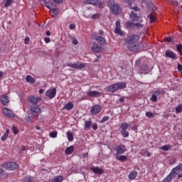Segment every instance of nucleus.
I'll return each mask as SVG.
<instances>
[{
	"mask_svg": "<svg viewBox=\"0 0 182 182\" xmlns=\"http://www.w3.org/2000/svg\"><path fill=\"white\" fill-rule=\"evenodd\" d=\"M127 84L126 82H117L113 85L107 87V92L111 93H116L119 89H126Z\"/></svg>",
	"mask_w": 182,
	"mask_h": 182,
	"instance_id": "f257e3e1",
	"label": "nucleus"
},
{
	"mask_svg": "<svg viewBox=\"0 0 182 182\" xmlns=\"http://www.w3.org/2000/svg\"><path fill=\"white\" fill-rule=\"evenodd\" d=\"M108 6L114 15H119V14L122 13V9H120V6H119V4L114 1H109L108 3Z\"/></svg>",
	"mask_w": 182,
	"mask_h": 182,
	"instance_id": "f03ea898",
	"label": "nucleus"
},
{
	"mask_svg": "<svg viewBox=\"0 0 182 182\" xmlns=\"http://www.w3.org/2000/svg\"><path fill=\"white\" fill-rule=\"evenodd\" d=\"M140 39V37L137 34H131L125 38V43L127 45H130L132 43H137V41Z\"/></svg>",
	"mask_w": 182,
	"mask_h": 182,
	"instance_id": "7ed1b4c3",
	"label": "nucleus"
},
{
	"mask_svg": "<svg viewBox=\"0 0 182 182\" xmlns=\"http://www.w3.org/2000/svg\"><path fill=\"white\" fill-rule=\"evenodd\" d=\"M67 66H68V68H72L73 69H78L80 70L86 68V64L82 62L68 63Z\"/></svg>",
	"mask_w": 182,
	"mask_h": 182,
	"instance_id": "20e7f679",
	"label": "nucleus"
},
{
	"mask_svg": "<svg viewBox=\"0 0 182 182\" xmlns=\"http://www.w3.org/2000/svg\"><path fill=\"white\" fill-rule=\"evenodd\" d=\"M4 168L6 170H9L10 171H14V170H16L18 168V164L15 162H7L2 165Z\"/></svg>",
	"mask_w": 182,
	"mask_h": 182,
	"instance_id": "39448f33",
	"label": "nucleus"
},
{
	"mask_svg": "<svg viewBox=\"0 0 182 182\" xmlns=\"http://www.w3.org/2000/svg\"><path fill=\"white\" fill-rule=\"evenodd\" d=\"M114 150L117 152L116 156H119L120 154H124L126 153V146L121 144V145H114Z\"/></svg>",
	"mask_w": 182,
	"mask_h": 182,
	"instance_id": "423d86ee",
	"label": "nucleus"
},
{
	"mask_svg": "<svg viewBox=\"0 0 182 182\" xmlns=\"http://www.w3.org/2000/svg\"><path fill=\"white\" fill-rule=\"evenodd\" d=\"M128 48L130 52H137L140 50V45L138 43L128 44Z\"/></svg>",
	"mask_w": 182,
	"mask_h": 182,
	"instance_id": "0eeeda50",
	"label": "nucleus"
},
{
	"mask_svg": "<svg viewBox=\"0 0 182 182\" xmlns=\"http://www.w3.org/2000/svg\"><path fill=\"white\" fill-rule=\"evenodd\" d=\"M91 50L95 53H99V52H103V47L94 42Z\"/></svg>",
	"mask_w": 182,
	"mask_h": 182,
	"instance_id": "6e6552de",
	"label": "nucleus"
},
{
	"mask_svg": "<svg viewBox=\"0 0 182 182\" xmlns=\"http://www.w3.org/2000/svg\"><path fill=\"white\" fill-rule=\"evenodd\" d=\"M41 100H42V97H36L33 95H31L28 97V102H30V103H32L34 105H37L38 102H41Z\"/></svg>",
	"mask_w": 182,
	"mask_h": 182,
	"instance_id": "1a4fd4ad",
	"label": "nucleus"
},
{
	"mask_svg": "<svg viewBox=\"0 0 182 182\" xmlns=\"http://www.w3.org/2000/svg\"><path fill=\"white\" fill-rule=\"evenodd\" d=\"M46 96L48 97V99H53V97L56 96V88L47 90L46 92Z\"/></svg>",
	"mask_w": 182,
	"mask_h": 182,
	"instance_id": "9d476101",
	"label": "nucleus"
},
{
	"mask_svg": "<svg viewBox=\"0 0 182 182\" xmlns=\"http://www.w3.org/2000/svg\"><path fill=\"white\" fill-rule=\"evenodd\" d=\"M114 33L117 35H119V36H123V31H122V29L120 28V21H117L115 23V30Z\"/></svg>",
	"mask_w": 182,
	"mask_h": 182,
	"instance_id": "9b49d317",
	"label": "nucleus"
},
{
	"mask_svg": "<svg viewBox=\"0 0 182 182\" xmlns=\"http://www.w3.org/2000/svg\"><path fill=\"white\" fill-rule=\"evenodd\" d=\"M102 111V107L99 105H96L92 107L90 109V113L92 114H98Z\"/></svg>",
	"mask_w": 182,
	"mask_h": 182,
	"instance_id": "f8f14e48",
	"label": "nucleus"
},
{
	"mask_svg": "<svg viewBox=\"0 0 182 182\" xmlns=\"http://www.w3.org/2000/svg\"><path fill=\"white\" fill-rule=\"evenodd\" d=\"M165 56L166 58H169L170 59H173L174 60L177 59V54L174 53V52L169 50H167L165 52Z\"/></svg>",
	"mask_w": 182,
	"mask_h": 182,
	"instance_id": "ddd939ff",
	"label": "nucleus"
},
{
	"mask_svg": "<svg viewBox=\"0 0 182 182\" xmlns=\"http://www.w3.org/2000/svg\"><path fill=\"white\" fill-rule=\"evenodd\" d=\"M87 96H89L90 97H99V96H100V95H102V92L94 90H89L88 92H86Z\"/></svg>",
	"mask_w": 182,
	"mask_h": 182,
	"instance_id": "4468645a",
	"label": "nucleus"
},
{
	"mask_svg": "<svg viewBox=\"0 0 182 182\" xmlns=\"http://www.w3.org/2000/svg\"><path fill=\"white\" fill-rule=\"evenodd\" d=\"M0 102L4 105V106H8L9 105V97L6 95H3L0 97Z\"/></svg>",
	"mask_w": 182,
	"mask_h": 182,
	"instance_id": "2eb2a0df",
	"label": "nucleus"
},
{
	"mask_svg": "<svg viewBox=\"0 0 182 182\" xmlns=\"http://www.w3.org/2000/svg\"><path fill=\"white\" fill-rule=\"evenodd\" d=\"M3 113L4 114H5V116H8V117H15V114L14 113V112L6 107H4L3 109Z\"/></svg>",
	"mask_w": 182,
	"mask_h": 182,
	"instance_id": "dca6fc26",
	"label": "nucleus"
},
{
	"mask_svg": "<svg viewBox=\"0 0 182 182\" xmlns=\"http://www.w3.org/2000/svg\"><path fill=\"white\" fill-rule=\"evenodd\" d=\"M161 95V91L156 90L153 92L152 96L151 97V102H157V97Z\"/></svg>",
	"mask_w": 182,
	"mask_h": 182,
	"instance_id": "f3484780",
	"label": "nucleus"
},
{
	"mask_svg": "<svg viewBox=\"0 0 182 182\" xmlns=\"http://www.w3.org/2000/svg\"><path fill=\"white\" fill-rule=\"evenodd\" d=\"M91 170L95 173V174H103V173H105V171L102 169V168L97 166L91 167Z\"/></svg>",
	"mask_w": 182,
	"mask_h": 182,
	"instance_id": "a211bd4d",
	"label": "nucleus"
},
{
	"mask_svg": "<svg viewBox=\"0 0 182 182\" xmlns=\"http://www.w3.org/2000/svg\"><path fill=\"white\" fill-rule=\"evenodd\" d=\"M94 38L95 41H97V42H98L100 45H105L106 43V39L102 36H97L95 35Z\"/></svg>",
	"mask_w": 182,
	"mask_h": 182,
	"instance_id": "6ab92c4d",
	"label": "nucleus"
},
{
	"mask_svg": "<svg viewBox=\"0 0 182 182\" xmlns=\"http://www.w3.org/2000/svg\"><path fill=\"white\" fill-rule=\"evenodd\" d=\"M33 176H26L21 178V182H33Z\"/></svg>",
	"mask_w": 182,
	"mask_h": 182,
	"instance_id": "aec40b11",
	"label": "nucleus"
},
{
	"mask_svg": "<svg viewBox=\"0 0 182 182\" xmlns=\"http://www.w3.org/2000/svg\"><path fill=\"white\" fill-rule=\"evenodd\" d=\"M31 111L32 113H36L38 114V113H41V108L37 105H33L31 106Z\"/></svg>",
	"mask_w": 182,
	"mask_h": 182,
	"instance_id": "412c9836",
	"label": "nucleus"
},
{
	"mask_svg": "<svg viewBox=\"0 0 182 182\" xmlns=\"http://www.w3.org/2000/svg\"><path fill=\"white\" fill-rule=\"evenodd\" d=\"M130 18L132 19V21H135V22L140 21V16H137V14H134L133 11L131 12Z\"/></svg>",
	"mask_w": 182,
	"mask_h": 182,
	"instance_id": "4be33fe9",
	"label": "nucleus"
},
{
	"mask_svg": "<svg viewBox=\"0 0 182 182\" xmlns=\"http://www.w3.org/2000/svg\"><path fill=\"white\" fill-rule=\"evenodd\" d=\"M117 160L119 161H126L127 160V156L126 155H117L116 156Z\"/></svg>",
	"mask_w": 182,
	"mask_h": 182,
	"instance_id": "5701e85b",
	"label": "nucleus"
},
{
	"mask_svg": "<svg viewBox=\"0 0 182 182\" xmlns=\"http://www.w3.org/2000/svg\"><path fill=\"white\" fill-rule=\"evenodd\" d=\"M129 180H134L137 177V171H132L129 174Z\"/></svg>",
	"mask_w": 182,
	"mask_h": 182,
	"instance_id": "b1692460",
	"label": "nucleus"
},
{
	"mask_svg": "<svg viewBox=\"0 0 182 182\" xmlns=\"http://www.w3.org/2000/svg\"><path fill=\"white\" fill-rule=\"evenodd\" d=\"M75 150V146H70L66 148L65 153V154H72L73 153V151Z\"/></svg>",
	"mask_w": 182,
	"mask_h": 182,
	"instance_id": "393cba45",
	"label": "nucleus"
},
{
	"mask_svg": "<svg viewBox=\"0 0 182 182\" xmlns=\"http://www.w3.org/2000/svg\"><path fill=\"white\" fill-rule=\"evenodd\" d=\"M84 4L97 5L99 4L98 0H85Z\"/></svg>",
	"mask_w": 182,
	"mask_h": 182,
	"instance_id": "a878e982",
	"label": "nucleus"
},
{
	"mask_svg": "<svg viewBox=\"0 0 182 182\" xmlns=\"http://www.w3.org/2000/svg\"><path fill=\"white\" fill-rule=\"evenodd\" d=\"M174 176L171 175V173H169L163 181V182H171L173 181V178Z\"/></svg>",
	"mask_w": 182,
	"mask_h": 182,
	"instance_id": "bb28decb",
	"label": "nucleus"
},
{
	"mask_svg": "<svg viewBox=\"0 0 182 182\" xmlns=\"http://www.w3.org/2000/svg\"><path fill=\"white\" fill-rule=\"evenodd\" d=\"M63 109L65 110H72L73 109V104L72 102H68L65 104V105L63 107Z\"/></svg>",
	"mask_w": 182,
	"mask_h": 182,
	"instance_id": "cd10ccee",
	"label": "nucleus"
},
{
	"mask_svg": "<svg viewBox=\"0 0 182 182\" xmlns=\"http://www.w3.org/2000/svg\"><path fill=\"white\" fill-rule=\"evenodd\" d=\"M26 80L28 82V83H35V82H36L35 78L32 77L31 75H27L26 77Z\"/></svg>",
	"mask_w": 182,
	"mask_h": 182,
	"instance_id": "c85d7f7f",
	"label": "nucleus"
},
{
	"mask_svg": "<svg viewBox=\"0 0 182 182\" xmlns=\"http://www.w3.org/2000/svg\"><path fill=\"white\" fill-rule=\"evenodd\" d=\"M8 136H9V129H6V133L1 136V140L5 141L8 139Z\"/></svg>",
	"mask_w": 182,
	"mask_h": 182,
	"instance_id": "c756f323",
	"label": "nucleus"
},
{
	"mask_svg": "<svg viewBox=\"0 0 182 182\" xmlns=\"http://www.w3.org/2000/svg\"><path fill=\"white\" fill-rule=\"evenodd\" d=\"M139 70H140L141 73H144V72H147V70H149V66L146 65H142L139 68Z\"/></svg>",
	"mask_w": 182,
	"mask_h": 182,
	"instance_id": "7c9ffc66",
	"label": "nucleus"
},
{
	"mask_svg": "<svg viewBox=\"0 0 182 182\" xmlns=\"http://www.w3.org/2000/svg\"><path fill=\"white\" fill-rule=\"evenodd\" d=\"M128 127H129V124H127V122L121 124V127H120L121 131L127 130Z\"/></svg>",
	"mask_w": 182,
	"mask_h": 182,
	"instance_id": "2f4dec72",
	"label": "nucleus"
},
{
	"mask_svg": "<svg viewBox=\"0 0 182 182\" xmlns=\"http://www.w3.org/2000/svg\"><path fill=\"white\" fill-rule=\"evenodd\" d=\"M63 176H58L55 177L51 182H63Z\"/></svg>",
	"mask_w": 182,
	"mask_h": 182,
	"instance_id": "473e14b6",
	"label": "nucleus"
},
{
	"mask_svg": "<svg viewBox=\"0 0 182 182\" xmlns=\"http://www.w3.org/2000/svg\"><path fill=\"white\" fill-rule=\"evenodd\" d=\"M146 8L149 11H153L154 9V4L151 2L146 3Z\"/></svg>",
	"mask_w": 182,
	"mask_h": 182,
	"instance_id": "72a5a7b5",
	"label": "nucleus"
},
{
	"mask_svg": "<svg viewBox=\"0 0 182 182\" xmlns=\"http://www.w3.org/2000/svg\"><path fill=\"white\" fill-rule=\"evenodd\" d=\"M171 149V145H164L160 148V150H164V151H168Z\"/></svg>",
	"mask_w": 182,
	"mask_h": 182,
	"instance_id": "f704fd0d",
	"label": "nucleus"
},
{
	"mask_svg": "<svg viewBox=\"0 0 182 182\" xmlns=\"http://www.w3.org/2000/svg\"><path fill=\"white\" fill-rule=\"evenodd\" d=\"M67 139H68V141H73V134H72L70 132H68Z\"/></svg>",
	"mask_w": 182,
	"mask_h": 182,
	"instance_id": "c9c22d12",
	"label": "nucleus"
},
{
	"mask_svg": "<svg viewBox=\"0 0 182 182\" xmlns=\"http://www.w3.org/2000/svg\"><path fill=\"white\" fill-rule=\"evenodd\" d=\"M125 2H127V4H128V7L129 8V9H133V2H134V0H124Z\"/></svg>",
	"mask_w": 182,
	"mask_h": 182,
	"instance_id": "e433bc0d",
	"label": "nucleus"
},
{
	"mask_svg": "<svg viewBox=\"0 0 182 182\" xmlns=\"http://www.w3.org/2000/svg\"><path fill=\"white\" fill-rule=\"evenodd\" d=\"M90 127H92V121H85V129H90Z\"/></svg>",
	"mask_w": 182,
	"mask_h": 182,
	"instance_id": "4c0bfd02",
	"label": "nucleus"
},
{
	"mask_svg": "<svg viewBox=\"0 0 182 182\" xmlns=\"http://www.w3.org/2000/svg\"><path fill=\"white\" fill-rule=\"evenodd\" d=\"M4 177H6V173H5V171L3 168H0V180H2Z\"/></svg>",
	"mask_w": 182,
	"mask_h": 182,
	"instance_id": "58836bf2",
	"label": "nucleus"
},
{
	"mask_svg": "<svg viewBox=\"0 0 182 182\" xmlns=\"http://www.w3.org/2000/svg\"><path fill=\"white\" fill-rule=\"evenodd\" d=\"M125 26L127 28H134V23L132 21H127L125 23Z\"/></svg>",
	"mask_w": 182,
	"mask_h": 182,
	"instance_id": "ea45409f",
	"label": "nucleus"
},
{
	"mask_svg": "<svg viewBox=\"0 0 182 182\" xmlns=\"http://www.w3.org/2000/svg\"><path fill=\"white\" fill-rule=\"evenodd\" d=\"M178 171H177V169L176 168H173L171 171L170 172V173L173 176L176 177V176L178 175Z\"/></svg>",
	"mask_w": 182,
	"mask_h": 182,
	"instance_id": "a19ab883",
	"label": "nucleus"
},
{
	"mask_svg": "<svg viewBox=\"0 0 182 182\" xmlns=\"http://www.w3.org/2000/svg\"><path fill=\"white\" fill-rule=\"evenodd\" d=\"M182 112V104H180L176 108V113H181Z\"/></svg>",
	"mask_w": 182,
	"mask_h": 182,
	"instance_id": "79ce46f5",
	"label": "nucleus"
},
{
	"mask_svg": "<svg viewBox=\"0 0 182 182\" xmlns=\"http://www.w3.org/2000/svg\"><path fill=\"white\" fill-rule=\"evenodd\" d=\"M121 133L122 134V137H129V132H127V129L124 130V131H121Z\"/></svg>",
	"mask_w": 182,
	"mask_h": 182,
	"instance_id": "37998d69",
	"label": "nucleus"
},
{
	"mask_svg": "<svg viewBox=\"0 0 182 182\" xmlns=\"http://www.w3.org/2000/svg\"><path fill=\"white\" fill-rule=\"evenodd\" d=\"M51 11H52V14H53V15H52L53 18H55V16H56V15H58V9L54 7V8L51 10Z\"/></svg>",
	"mask_w": 182,
	"mask_h": 182,
	"instance_id": "c03bdc74",
	"label": "nucleus"
},
{
	"mask_svg": "<svg viewBox=\"0 0 182 182\" xmlns=\"http://www.w3.org/2000/svg\"><path fill=\"white\" fill-rule=\"evenodd\" d=\"M146 117H149V119H153V117H154V114L150 112H146Z\"/></svg>",
	"mask_w": 182,
	"mask_h": 182,
	"instance_id": "a18cd8bd",
	"label": "nucleus"
},
{
	"mask_svg": "<svg viewBox=\"0 0 182 182\" xmlns=\"http://www.w3.org/2000/svg\"><path fill=\"white\" fill-rule=\"evenodd\" d=\"M50 136L52 137L53 139H55V137H58V132H51L50 133Z\"/></svg>",
	"mask_w": 182,
	"mask_h": 182,
	"instance_id": "49530a36",
	"label": "nucleus"
},
{
	"mask_svg": "<svg viewBox=\"0 0 182 182\" xmlns=\"http://www.w3.org/2000/svg\"><path fill=\"white\" fill-rule=\"evenodd\" d=\"M13 1L14 0H6V3L4 4V7L8 8V6H10Z\"/></svg>",
	"mask_w": 182,
	"mask_h": 182,
	"instance_id": "de8ad7c7",
	"label": "nucleus"
},
{
	"mask_svg": "<svg viewBox=\"0 0 182 182\" xmlns=\"http://www.w3.org/2000/svg\"><path fill=\"white\" fill-rule=\"evenodd\" d=\"M148 18L150 19V22H154L156 21V17L153 14H149Z\"/></svg>",
	"mask_w": 182,
	"mask_h": 182,
	"instance_id": "09e8293b",
	"label": "nucleus"
},
{
	"mask_svg": "<svg viewBox=\"0 0 182 182\" xmlns=\"http://www.w3.org/2000/svg\"><path fill=\"white\" fill-rule=\"evenodd\" d=\"M109 119H110L109 117H107V116L103 117L101 121L100 122V123H105V122H107V120H109Z\"/></svg>",
	"mask_w": 182,
	"mask_h": 182,
	"instance_id": "8fccbe9b",
	"label": "nucleus"
},
{
	"mask_svg": "<svg viewBox=\"0 0 182 182\" xmlns=\"http://www.w3.org/2000/svg\"><path fill=\"white\" fill-rule=\"evenodd\" d=\"M175 168L180 173L182 170V164H179L178 166L175 167Z\"/></svg>",
	"mask_w": 182,
	"mask_h": 182,
	"instance_id": "3c124183",
	"label": "nucleus"
},
{
	"mask_svg": "<svg viewBox=\"0 0 182 182\" xmlns=\"http://www.w3.org/2000/svg\"><path fill=\"white\" fill-rule=\"evenodd\" d=\"M176 49H177L178 52L181 55L182 45L181 44L177 45Z\"/></svg>",
	"mask_w": 182,
	"mask_h": 182,
	"instance_id": "603ef678",
	"label": "nucleus"
},
{
	"mask_svg": "<svg viewBox=\"0 0 182 182\" xmlns=\"http://www.w3.org/2000/svg\"><path fill=\"white\" fill-rule=\"evenodd\" d=\"M46 8L50 9V11H52L55 8V5H53V4H51L50 5H46Z\"/></svg>",
	"mask_w": 182,
	"mask_h": 182,
	"instance_id": "864d4df0",
	"label": "nucleus"
},
{
	"mask_svg": "<svg viewBox=\"0 0 182 182\" xmlns=\"http://www.w3.org/2000/svg\"><path fill=\"white\" fill-rule=\"evenodd\" d=\"M72 43H73V45H77V43H79L77 39H76L75 38H72Z\"/></svg>",
	"mask_w": 182,
	"mask_h": 182,
	"instance_id": "5fc2aeb1",
	"label": "nucleus"
},
{
	"mask_svg": "<svg viewBox=\"0 0 182 182\" xmlns=\"http://www.w3.org/2000/svg\"><path fill=\"white\" fill-rule=\"evenodd\" d=\"M55 4H57L58 5H60L62 2H63V0H53Z\"/></svg>",
	"mask_w": 182,
	"mask_h": 182,
	"instance_id": "6e6d98bb",
	"label": "nucleus"
},
{
	"mask_svg": "<svg viewBox=\"0 0 182 182\" xmlns=\"http://www.w3.org/2000/svg\"><path fill=\"white\" fill-rule=\"evenodd\" d=\"M12 130L14 134H18V129L16 127H13Z\"/></svg>",
	"mask_w": 182,
	"mask_h": 182,
	"instance_id": "4d7b16f0",
	"label": "nucleus"
},
{
	"mask_svg": "<svg viewBox=\"0 0 182 182\" xmlns=\"http://www.w3.org/2000/svg\"><path fill=\"white\" fill-rule=\"evenodd\" d=\"M177 68L178 72H182V65L180 63H178Z\"/></svg>",
	"mask_w": 182,
	"mask_h": 182,
	"instance_id": "13d9d810",
	"label": "nucleus"
},
{
	"mask_svg": "<svg viewBox=\"0 0 182 182\" xmlns=\"http://www.w3.org/2000/svg\"><path fill=\"white\" fill-rule=\"evenodd\" d=\"M165 41L168 43L173 42V38H171V37L166 38Z\"/></svg>",
	"mask_w": 182,
	"mask_h": 182,
	"instance_id": "bf43d9fd",
	"label": "nucleus"
},
{
	"mask_svg": "<svg viewBox=\"0 0 182 182\" xmlns=\"http://www.w3.org/2000/svg\"><path fill=\"white\" fill-rule=\"evenodd\" d=\"M99 16H100L99 14H95L92 16V19H97V18H99Z\"/></svg>",
	"mask_w": 182,
	"mask_h": 182,
	"instance_id": "052dcab7",
	"label": "nucleus"
},
{
	"mask_svg": "<svg viewBox=\"0 0 182 182\" xmlns=\"http://www.w3.org/2000/svg\"><path fill=\"white\" fill-rule=\"evenodd\" d=\"M134 26H136L137 28H143V26L140 23H134Z\"/></svg>",
	"mask_w": 182,
	"mask_h": 182,
	"instance_id": "680f3d73",
	"label": "nucleus"
},
{
	"mask_svg": "<svg viewBox=\"0 0 182 182\" xmlns=\"http://www.w3.org/2000/svg\"><path fill=\"white\" fill-rule=\"evenodd\" d=\"M76 28V25L73 24V23H71L70 24L69 26V28L70 29H75Z\"/></svg>",
	"mask_w": 182,
	"mask_h": 182,
	"instance_id": "e2e57ef3",
	"label": "nucleus"
},
{
	"mask_svg": "<svg viewBox=\"0 0 182 182\" xmlns=\"http://www.w3.org/2000/svg\"><path fill=\"white\" fill-rule=\"evenodd\" d=\"M24 43H25V45H28V43H29V38L28 37H26L25 38Z\"/></svg>",
	"mask_w": 182,
	"mask_h": 182,
	"instance_id": "0e129e2a",
	"label": "nucleus"
},
{
	"mask_svg": "<svg viewBox=\"0 0 182 182\" xmlns=\"http://www.w3.org/2000/svg\"><path fill=\"white\" fill-rule=\"evenodd\" d=\"M44 41L46 42V43H49V42H50V38H45Z\"/></svg>",
	"mask_w": 182,
	"mask_h": 182,
	"instance_id": "69168bd1",
	"label": "nucleus"
},
{
	"mask_svg": "<svg viewBox=\"0 0 182 182\" xmlns=\"http://www.w3.org/2000/svg\"><path fill=\"white\" fill-rule=\"evenodd\" d=\"M132 9H134V11H136V12H139L140 11L139 7H137V6H134V7L132 6Z\"/></svg>",
	"mask_w": 182,
	"mask_h": 182,
	"instance_id": "338daca9",
	"label": "nucleus"
},
{
	"mask_svg": "<svg viewBox=\"0 0 182 182\" xmlns=\"http://www.w3.org/2000/svg\"><path fill=\"white\" fill-rule=\"evenodd\" d=\"M97 124H94L93 126H92V129H93V130H97Z\"/></svg>",
	"mask_w": 182,
	"mask_h": 182,
	"instance_id": "774afa93",
	"label": "nucleus"
}]
</instances>
